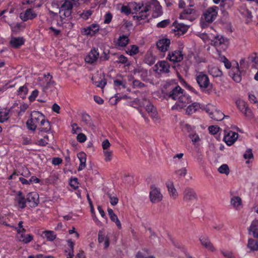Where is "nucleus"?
I'll return each instance as SVG.
<instances>
[{"label": "nucleus", "instance_id": "f257e3e1", "mask_svg": "<svg viewBox=\"0 0 258 258\" xmlns=\"http://www.w3.org/2000/svg\"><path fill=\"white\" fill-rule=\"evenodd\" d=\"M52 4L53 6L56 5L57 8L59 7V13L60 14L61 23L60 24L57 23V25L61 26L64 23L63 20L71 15L73 7V3L69 0H62L60 2L59 4L54 2Z\"/></svg>", "mask_w": 258, "mask_h": 258}, {"label": "nucleus", "instance_id": "f03ea898", "mask_svg": "<svg viewBox=\"0 0 258 258\" xmlns=\"http://www.w3.org/2000/svg\"><path fill=\"white\" fill-rule=\"evenodd\" d=\"M130 7L132 10V13L136 14L134 17H136L138 20H144L148 17L149 14L146 3L144 4L132 2L130 4Z\"/></svg>", "mask_w": 258, "mask_h": 258}, {"label": "nucleus", "instance_id": "7ed1b4c3", "mask_svg": "<svg viewBox=\"0 0 258 258\" xmlns=\"http://www.w3.org/2000/svg\"><path fill=\"white\" fill-rule=\"evenodd\" d=\"M31 120L34 121L37 125H46V127H39L38 130L39 132L48 133L51 130V125L50 122L46 120L44 116L38 111H34L31 114Z\"/></svg>", "mask_w": 258, "mask_h": 258}, {"label": "nucleus", "instance_id": "20e7f679", "mask_svg": "<svg viewBox=\"0 0 258 258\" xmlns=\"http://www.w3.org/2000/svg\"><path fill=\"white\" fill-rule=\"evenodd\" d=\"M196 80L202 90L209 93V90L211 89L212 84L210 83L208 76L203 72H200L196 76Z\"/></svg>", "mask_w": 258, "mask_h": 258}, {"label": "nucleus", "instance_id": "39448f33", "mask_svg": "<svg viewBox=\"0 0 258 258\" xmlns=\"http://www.w3.org/2000/svg\"><path fill=\"white\" fill-rule=\"evenodd\" d=\"M146 6L148 13L152 10L154 17H158L162 14V7L157 0H147L146 2Z\"/></svg>", "mask_w": 258, "mask_h": 258}, {"label": "nucleus", "instance_id": "423d86ee", "mask_svg": "<svg viewBox=\"0 0 258 258\" xmlns=\"http://www.w3.org/2000/svg\"><path fill=\"white\" fill-rule=\"evenodd\" d=\"M191 102L190 96L184 93L181 94V96L176 101L175 104L172 107V110L182 109L185 107L188 104Z\"/></svg>", "mask_w": 258, "mask_h": 258}, {"label": "nucleus", "instance_id": "0eeeda50", "mask_svg": "<svg viewBox=\"0 0 258 258\" xmlns=\"http://www.w3.org/2000/svg\"><path fill=\"white\" fill-rule=\"evenodd\" d=\"M219 8L217 6H213L206 10L203 16L205 20L208 23L213 22L217 18Z\"/></svg>", "mask_w": 258, "mask_h": 258}, {"label": "nucleus", "instance_id": "6e6552de", "mask_svg": "<svg viewBox=\"0 0 258 258\" xmlns=\"http://www.w3.org/2000/svg\"><path fill=\"white\" fill-rule=\"evenodd\" d=\"M198 197L195 190L190 187H186L183 191V201L187 204H191L197 200Z\"/></svg>", "mask_w": 258, "mask_h": 258}, {"label": "nucleus", "instance_id": "1a4fd4ad", "mask_svg": "<svg viewBox=\"0 0 258 258\" xmlns=\"http://www.w3.org/2000/svg\"><path fill=\"white\" fill-rule=\"evenodd\" d=\"M198 15L197 11L194 9L186 8L184 9L180 14L179 18L193 21L197 19Z\"/></svg>", "mask_w": 258, "mask_h": 258}, {"label": "nucleus", "instance_id": "9d476101", "mask_svg": "<svg viewBox=\"0 0 258 258\" xmlns=\"http://www.w3.org/2000/svg\"><path fill=\"white\" fill-rule=\"evenodd\" d=\"M163 196L160 189L154 185L151 186L150 192V199L152 203H157L162 200Z\"/></svg>", "mask_w": 258, "mask_h": 258}, {"label": "nucleus", "instance_id": "9b49d317", "mask_svg": "<svg viewBox=\"0 0 258 258\" xmlns=\"http://www.w3.org/2000/svg\"><path fill=\"white\" fill-rule=\"evenodd\" d=\"M228 43V39L222 35L215 36L211 40V44L217 48L221 47V48L225 49Z\"/></svg>", "mask_w": 258, "mask_h": 258}, {"label": "nucleus", "instance_id": "f8f14e48", "mask_svg": "<svg viewBox=\"0 0 258 258\" xmlns=\"http://www.w3.org/2000/svg\"><path fill=\"white\" fill-rule=\"evenodd\" d=\"M238 137V133L232 131L226 132L225 131V135L223 139L228 146H231L237 140Z\"/></svg>", "mask_w": 258, "mask_h": 258}, {"label": "nucleus", "instance_id": "ddd939ff", "mask_svg": "<svg viewBox=\"0 0 258 258\" xmlns=\"http://www.w3.org/2000/svg\"><path fill=\"white\" fill-rule=\"evenodd\" d=\"M201 245L211 251H214L216 250L213 243L211 242L209 237L207 235H201L199 237Z\"/></svg>", "mask_w": 258, "mask_h": 258}, {"label": "nucleus", "instance_id": "4468645a", "mask_svg": "<svg viewBox=\"0 0 258 258\" xmlns=\"http://www.w3.org/2000/svg\"><path fill=\"white\" fill-rule=\"evenodd\" d=\"M167 58L170 61L175 63L181 61L183 58V56L181 50H176L169 52Z\"/></svg>", "mask_w": 258, "mask_h": 258}, {"label": "nucleus", "instance_id": "2eb2a0df", "mask_svg": "<svg viewBox=\"0 0 258 258\" xmlns=\"http://www.w3.org/2000/svg\"><path fill=\"white\" fill-rule=\"evenodd\" d=\"M236 104L240 111L247 117L252 116V112L250 108L247 106L246 103L243 100H237Z\"/></svg>", "mask_w": 258, "mask_h": 258}, {"label": "nucleus", "instance_id": "dca6fc26", "mask_svg": "<svg viewBox=\"0 0 258 258\" xmlns=\"http://www.w3.org/2000/svg\"><path fill=\"white\" fill-rule=\"evenodd\" d=\"M183 92L184 90L177 85L172 88L170 92L167 93L166 95L168 97L177 101Z\"/></svg>", "mask_w": 258, "mask_h": 258}, {"label": "nucleus", "instance_id": "f3484780", "mask_svg": "<svg viewBox=\"0 0 258 258\" xmlns=\"http://www.w3.org/2000/svg\"><path fill=\"white\" fill-rule=\"evenodd\" d=\"M170 44V40L168 38H162L159 40L156 45L161 52H166L168 50Z\"/></svg>", "mask_w": 258, "mask_h": 258}, {"label": "nucleus", "instance_id": "a211bd4d", "mask_svg": "<svg viewBox=\"0 0 258 258\" xmlns=\"http://www.w3.org/2000/svg\"><path fill=\"white\" fill-rule=\"evenodd\" d=\"M99 30V26L96 24H93L87 28L82 29L81 32L85 35L93 36Z\"/></svg>", "mask_w": 258, "mask_h": 258}, {"label": "nucleus", "instance_id": "6ab92c4d", "mask_svg": "<svg viewBox=\"0 0 258 258\" xmlns=\"http://www.w3.org/2000/svg\"><path fill=\"white\" fill-rule=\"evenodd\" d=\"M26 200L30 204V206L32 207H36L39 203V196L36 192H30L27 196Z\"/></svg>", "mask_w": 258, "mask_h": 258}, {"label": "nucleus", "instance_id": "aec40b11", "mask_svg": "<svg viewBox=\"0 0 258 258\" xmlns=\"http://www.w3.org/2000/svg\"><path fill=\"white\" fill-rule=\"evenodd\" d=\"M155 67L160 73H168L169 72L170 65L166 61H158L155 65Z\"/></svg>", "mask_w": 258, "mask_h": 258}, {"label": "nucleus", "instance_id": "412c9836", "mask_svg": "<svg viewBox=\"0 0 258 258\" xmlns=\"http://www.w3.org/2000/svg\"><path fill=\"white\" fill-rule=\"evenodd\" d=\"M206 111L209 113L211 118L216 121H221L225 117L221 111L217 109L210 111V109L207 108Z\"/></svg>", "mask_w": 258, "mask_h": 258}, {"label": "nucleus", "instance_id": "4be33fe9", "mask_svg": "<svg viewBox=\"0 0 258 258\" xmlns=\"http://www.w3.org/2000/svg\"><path fill=\"white\" fill-rule=\"evenodd\" d=\"M98 49L94 48L92 49L89 54L86 56L85 60L86 62L93 63L98 58L99 53L97 51Z\"/></svg>", "mask_w": 258, "mask_h": 258}, {"label": "nucleus", "instance_id": "5701e85b", "mask_svg": "<svg viewBox=\"0 0 258 258\" xmlns=\"http://www.w3.org/2000/svg\"><path fill=\"white\" fill-rule=\"evenodd\" d=\"M36 16L37 14L32 9H28L25 11L24 13H21L20 15V18L24 22L28 20H32Z\"/></svg>", "mask_w": 258, "mask_h": 258}, {"label": "nucleus", "instance_id": "b1692460", "mask_svg": "<svg viewBox=\"0 0 258 258\" xmlns=\"http://www.w3.org/2000/svg\"><path fill=\"white\" fill-rule=\"evenodd\" d=\"M45 81L43 83V88L44 90H46L55 85V82L52 80V76L49 73L44 75Z\"/></svg>", "mask_w": 258, "mask_h": 258}, {"label": "nucleus", "instance_id": "393cba45", "mask_svg": "<svg viewBox=\"0 0 258 258\" xmlns=\"http://www.w3.org/2000/svg\"><path fill=\"white\" fill-rule=\"evenodd\" d=\"M15 201L17 202V205L20 208L24 209L26 207V203L27 200L23 195L22 191H19L17 193V196L15 198Z\"/></svg>", "mask_w": 258, "mask_h": 258}, {"label": "nucleus", "instance_id": "a878e982", "mask_svg": "<svg viewBox=\"0 0 258 258\" xmlns=\"http://www.w3.org/2000/svg\"><path fill=\"white\" fill-rule=\"evenodd\" d=\"M230 76L235 82L239 83L241 81V77L238 63H236V67L232 68Z\"/></svg>", "mask_w": 258, "mask_h": 258}, {"label": "nucleus", "instance_id": "bb28decb", "mask_svg": "<svg viewBox=\"0 0 258 258\" xmlns=\"http://www.w3.org/2000/svg\"><path fill=\"white\" fill-rule=\"evenodd\" d=\"M10 43L13 48H18L24 44V39L23 37H12Z\"/></svg>", "mask_w": 258, "mask_h": 258}, {"label": "nucleus", "instance_id": "cd10ccee", "mask_svg": "<svg viewBox=\"0 0 258 258\" xmlns=\"http://www.w3.org/2000/svg\"><path fill=\"white\" fill-rule=\"evenodd\" d=\"M146 110L153 119H155V120L157 119V112L152 104L148 102V104L146 106Z\"/></svg>", "mask_w": 258, "mask_h": 258}, {"label": "nucleus", "instance_id": "c85d7f7f", "mask_svg": "<svg viewBox=\"0 0 258 258\" xmlns=\"http://www.w3.org/2000/svg\"><path fill=\"white\" fill-rule=\"evenodd\" d=\"M201 108V105L198 102H194L188 106L186 110V114L191 115Z\"/></svg>", "mask_w": 258, "mask_h": 258}, {"label": "nucleus", "instance_id": "c756f323", "mask_svg": "<svg viewBox=\"0 0 258 258\" xmlns=\"http://www.w3.org/2000/svg\"><path fill=\"white\" fill-rule=\"evenodd\" d=\"M166 186L170 195V197L173 199H175L178 197V192L174 187L173 182H168L166 183Z\"/></svg>", "mask_w": 258, "mask_h": 258}, {"label": "nucleus", "instance_id": "7c9ffc66", "mask_svg": "<svg viewBox=\"0 0 258 258\" xmlns=\"http://www.w3.org/2000/svg\"><path fill=\"white\" fill-rule=\"evenodd\" d=\"M208 72L214 77H218L222 76V71L217 67L209 66L208 67Z\"/></svg>", "mask_w": 258, "mask_h": 258}, {"label": "nucleus", "instance_id": "2f4dec72", "mask_svg": "<svg viewBox=\"0 0 258 258\" xmlns=\"http://www.w3.org/2000/svg\"><path fill=\"white\" fill-rule=\"evenodd\" d=\"M77 156L80 162L78 170V171H81L86 167V155L84 153L81 152L78 154Z\"/></svg>", "mask_w": 258, "mask_h": 258}, {"label": "nucleus", "instance_id": "473e14b6", "mask_svg": "<svg viewBox=\"0 0 258 258\" xmlns=\"http://www.w3.org/2000/svg\"><path fill=\"white\" fill-rule=\"evenodd\" d=\"M129 42L128 37L127 35H122L120 36L117 39L116 45L120 47L126 46Z\"/></svg>", "mask_w": 258, "mask_h": 258}, {"label": "nucleus", "instance_id": "72a5a7b5", "mask_svg": "<svg viewBox=\"0 0 258 258\" xmlns=\"http://www.w3.org/2000/svg\"><path fill=\"white\" fill-rule=\"evenodd\" d=\"M249 232H251L254 237L258 238V221L254 220L248 229Z\"/></svg>", "mask_w": 258, "mask_h": 258}, {"label": "nucleus", "instance_id": "f704fd0d", "mask_svg": "<svg viewBox=\"0 0 258 258\" xmlns=\"http://www.w3.org/2000/svg\"><path fill=\"white\" fill-rule=\"evenodd\" d=\"M231 204L234 208L239 210L242 207L241 199L238 196L233 197L231 199Z\"/></svg>", "mask_w": 258, "mask_h": 258}, {"label": "nucleus", "instance_id": "c9c22d12", "mask_svg": "<svg viewBox=\"0 0 258 258\" xmlns=\"http://www.w3.org/2000/svg\"><path fill=\"white\" fill-rule=\"evenodd\" d=\"M69 248L68 250H66V255L68 256L67 258H72L74 254L73 252L74 243L71 239L67 240Z\"/></svg>", "mask_w": 258, "mask_h": 258}, {"label": "nucleus", "instance_id": "e433bc0d", "mask_svg": "<svg viewBox=\"0 0 258 258\" xmlns=\"http://www.w3.org/2000/svg\"><path fill=\"white\" fill-rule=\"evenodd\" d=\"M82 121L86 125H87L89 127H90L92 130H94L95 128V126L93 123L90 116L89 115H88V114L83 115Z\"/></svg>", "mask_w": 258, "mask_h": 258}, {"label": "nucleus", "instance_id": "4c0bfd02", "mask_svg": "<svg viewBox=\"0 0 258 258\" xmlns=\"http://www.w3.org/2000/svg\"><path fill=\"white\" fill-rule=\"evenodd\" d=\"M33 236L31 234H25L24 233H22L19 239L20 241H22L25 243H28L32 240Z\"/></svg>", "mask_w": 258, "mask_h": 258}, {"label": "nucleus", "instance_id": "58836bf2", "mask_svg": "<svg viewBox=\"0 0 258 258\" xmlns=\"http://www.w3.org/2000/svg\"><path fill=\"white\" fill-rule=\"evenodd\" d=\"M149 253L148 249H142L141 251H139L137 253L136 258H155L154 256L149 255Z\"/></svg>", "mask_w": 258, "mask_h": 258}, {"label": "nucleus", "instance_id": "ea45409f", "mask_svg": "<svg viewBox=\"0 0 258 258\" xmlns=\"http://www.w3.org/2000/svg\"><path fill=\"white\" fill-rule=\"evenodd\" d=\"M43 234L47 240L49 241H53L56 237V234H54L53 231L45 230L43 232Z\"/></svg>", "mask_w": 258, "mask_h": 258}, {"label": "nucleus", "instance_id": "a19ab883", "mask_svg": "<svg viewBox=\"0 0 258 258\" xmlns=\"http://www.w3.org/2000/svg\"><path fill=\"white\" fill-rule=\"evenodd\" d=\"M247 247L251 250L254 251L258 250V242L254 239H249L247 243Z\"/></svg>", "mask_w": 258, "mask_h": 258}, {"label": "nucleus", "instance_id": "79ce46f5", "mask_svg": "<svg viewBox=\"0 0 258 258\" xmlns=\"http://www.w3.org/2000/svg\"><path fill=\"white\" fill-rule=\"evenodd\" d=\"M113 84L116 90H120L121 88H126L125 82L122 80H115Z\"/></svg>", "mask_w": 258, "mask_h": 258}, {"label": "nucleus", "instance_id": "37998d69", "mask_svg": "<svg viewBox=\"0 0 258 258\" xmlns=\"http://www.w3.org/2000/svg\"><path fill=\"white\" fill-rule=\"evenodd\" d=\"M176 28H177V31L178 32V34H180V32H181V34H183L185 33L188 28L189 26L187 25H184L183 24L180 23L179 24Z\"/></svg>", "mask_w": 258, "mask_h": 258}, {"label": "nucleus", "instance_id": "c03bdc74", "mask_svg": "<svg viewBox=\"0 0 258 258\" xmlns=\"http://www.w3.org/2000/svg\"><path fill=\"white\" fill-rule=\"evenodd\" d=\"M104 156L105 157L104 160L106 162H109L112 159L113 153L110 149L103 151Z\"/></svg>", "mask_w": 258, "mask_h": 258}, {"label": "nucleus", "instance_id": "a18cd8bd", "mask_svg": "<svg viewBox=\"0 0 258 258\" xmlns=\"http://www.w3.org/2000/svg\"><path fill=\"white\" fill-rule=\"evenodd\" d=\"M18 95L23 99L26 97V95L28 93V89L25 86H21L18 91Z\"/></svg>", "mask_w": 258, "mask_h": 258}, {"label": "nucleus", "instance_id": "49530a36", "mask_svg": "<svg viewBox=\"0 0 258 258\" xmlns=\"http://www.w3.org/2000/svg\"><path fill=\"white\" fill-rule=\"evenodd\" d=\"M26 126L28 130L35 131L37 125L35 123H34V121H33L30 118L26 121Z\"/></svg>", "mask_w": 258, "mask_h": 258}, {"label": "nucleus", "instance_id": "de8ad7c7", "mask_svg": "<svg viewBox=\"0 0 258 258\" xmlns=\"http://www.w3.org/2000/svg\"><path fill=\"white\" fill-rule=\"evenodd\" d=\"M23 222L22 221H20L18 223V227L16 226H11V227L16 229L19 234H21L22 233H25L26 232V229L23 228Z\"/></svg>", "mask_w": 258, "mask_h": 258}, {"label": "nucleus", "instance_id": "09e8293b", "mask_svg": "<svg viewBox=\"0 0 258 258\" xmlns=\"http://www.w3.org/2000/svg\"><path fill=\"white\" fill-rule=\"evenodd\" d=\"M218 171L220 173L225 174L228 175L229 173V169L228 166L227 164L222 165L219 168Z\"/></svg>", "mask_w": 258, "mask_h": 258}, {"label": "nucleus", "instance_id": "8fccbe9b", "mask_svg": "<svg viewBox=\"0 0 258 258\" xmlns=\"http://www.w3.org/2000/svg\"><path fill=\"white\" fill-rule=\"evenodd\" d=\"M92 14V11L90 10H85L81 14H80V16L81 18L84 20H87L89 17Z\"/></svg>", "mask_w": 258, "mask_h": 258}, {"label": "nucleus", "instance_id": "3c124183", "mask_svg": "<svg viewBox=\"0 0 258 258\" xmlns=\"http://www.w3.org/2000/svg\"><path fill=\"white\" fill-rule=\"evenodd\" d=\"M139 52V47L135 45H132L130 49H128L127 53L130 55H134Z\"/></svg>", "mask_w": 258, "mask_h": 258}, {"label": "nucleus", "instance_id": "603ef678", "mask_svg": "<svg viewBox=\"0 0 258 258\" xmlns=\"http://www.w3.org/2000/svg\"><path fill=\"white\" fill-rule=\"evenodd\" d=\"M109 217L112 221L115 223L118 228L120 229L121 228V223L119 221V219H118L116 215L115 214H114L113 215H112V216H111Z\"/></svg>", "mask_w": 258, "mask_h": 258}, {"label": "nucleus", "instance_id": "864d4df0", "mask_svg": "<svg viewBox=\"0 0 258 258\" xmlns=\"http://www.w3.org/2000/svg\"><path fill=\"white\" fill-rule=\"evenodd\" d=\"M249 61L258 65V53H254L248 57Z\"/></svg>", "mask_w": 258, "mask_h": 258}, {"label": "nucleus", "instance_id": "5fc2aeb1", "mask_svg": "<svg viewBox=\"0 0 258 258\" xmlns=\"http://www.w3.org/2000/svg\"><path fill=\"white\" fill-rule=\"evenodd\" d=\"M49 142V137L46 135L43 139H41L38 141L37 144L39 146H45L48 144Z\"/></svg>", "mask_w": 258, "mask_h": 258}, {"label": "nucleus", "instance_id": "6e6d98bb", "mask_svg": "<svg viewBox=\"0 0 258 258\" xmlns=\"http://www.w3.org/2000/svg\"><path fill=\"white\" fill-rule=\"evenodd\" d=\"M9 116V112L7 111H5L4 112H0V122H4L7 119H8Z\"/></svg>", "mask_w": 258, "mask_h": 258}, {"label": "nucleus", "instance_id": "4d7b16f0", "mask_svg": "<svg viewBox=\"0 0 258 258\" xmlns=\"http://www.w3.org/2000/svg\"><path fill=\"white\" fill-rule=\"evenodd\" d=\"M170 23V21L169 19H166L157 23V27L158 28H165L169 25Z\"/></svg>", "mask_w": 258, "mask_h": 258}, {"label": "nucleus", "instance_id": "13d9d810", "mask_svg": "<svg viewBox=\"0 0 258 258\" xmlns=\"http://www.w3.org/2000/svg\"><path fill=\"white\" fill-rule=\"evenodd\" d=\"M132 85L134 88H142L145 86V85L144 83H142L140 81L137 80H133Z\"/></svg>", "mask_w": 258, "mask_h": 258}, {"label": "nucleus", "instance_id": "bf43d9fd", "mask_svg": "<svg viewBox=\"0 0 258 258\" xmlns=\"http://www.w3.org/2000/svg\"><path fill=\"white\" fill-rule=\"evenodd\" d=\"M221 252L223 256L227 258H233L236 256L235 254L232 251L225 250L222 251Z\"/></svg>", "mask_w": 258, "mask_h": 258}, {"label": "nucleus", "instance_id": "052dcab7", "mask_svg": "<svg viewBox=\"0 0 258 258\" xmlns=\"http://www.w3.org/2000/svg\"><path fill=\"white\" fill-rule=\"evenodd\" d=\"M138 76L143 81H145L147 80V78L148 76V71L146 69H144L142 71V72H140V74L138 75Z\"/></svg>", "mask_w": 258, "mask_h": 258}, {"label": "nucleus", "instance_id": "680f3d73", "mask_svg": "<svg viewBox=\"0 0 258 258\" xmlns=\"http://www.w3.org/2000/svg\"><path fill=\"white\" fill-rule=\"evenodd\" d=\"M243 157L245 159H251L253 158V155L252 153L251 149H247L245 153L244 154Z\"/></svg>", "mask_w": 258, "mask_h": 258}, {"label": "nucleus", "instance_id": "e2e57ef3", "mask_svg": "<svg viewBox=\"0 0 258 258\" xmlns=\"http://www.w3.org/2000/svg\"><path fill=\"white\" fill-rule=\"evenodd\" d=\"M97 87L103 88L106 84V81L105 79L93 83Z\"/></svg>", "mask_w": 258, "mask_h": 258}, {"label": "nucleus", "instance_id": "0e129e2a", "mask_svg": "<svg viewBox=\"0 0 258 258\" xmlns=\"http://www.w3.org/2000/svg\"><path fill=\"white\" fill-rule=\"evenodd\" d=\"M111 146L110 143L107 139L104 140L102 143V147L103 151L110 149L109 148Z\"/></svg>", "mask_w": 258, "mask_h": 258}, {"label": "nucleus", "instance_id": "69168bd1", "mask_svg": "<svg viewBox=\"0 0 258 258\" xmlns=\"http://www.w3.org/2000/svg\"><path fill=\"white\" fill-rule=\"evenodd\" d=\"M87 137L83 133L79 134L77 136V140L80 143H84L86 141Z\"/></svg>", "mask_w": 258, "mask_h": 258}, {"label": "nucleus", "instance_id": "338daca9", "mask_svg": "<svg viewBox=\"0 0 258 258\" xmlns=\"http://www.w3.org/2000/svg\"><path fill=\"white\" fill-rule=\"evenodd\" d=\"M219 129L220 127L215 125H211L209 127V132L213 135L216 134L219 132Z\"/></svg>", "mask_w": 258, "mask_h": 258}, {"label": "nucleus", "instance_id": "774afa93", "mask_svg": "<svg viewBox=\"0 0 258 258\" xmlns=\"http://www.w3.org/2000/svg\"><path fill=\"white\" fill-rule=\"evenodd\" d=\"M112 18V15L110 12L106 13L104 16V23L105 24H109L111 22Z\"/></svg>", "mask_w": 258, "mask_h": 258}]
</instances>
